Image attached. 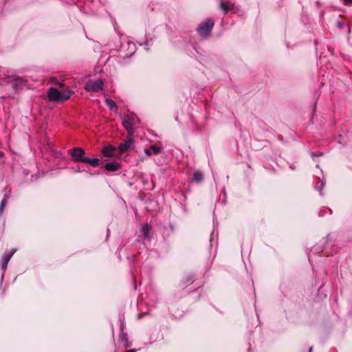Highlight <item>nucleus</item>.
Returning a JSON list of instances; mask_svg holds the SVG:
<instances>
[{
	"label": "nucleus",
	"instance_id": "f257e3e1",
	"mask_svg": "<svg viewBox=\"0 0 352 352\" xmlns=\"http://www.w3.org/2000/svg\"><path fill=\"white\" fill-rule=\"evenodd\" d=\"M22 84V78L15 71L9 69L2 74L0 69V85L8 89L16 91L20 89Z\"/></svg>",
	"mask_w": 352,
	"mask_h": 352
},
{
	"label": "nucleus",
	"instance_id": "f03ea898",
	"mask_svg": "<svg viewBox=\"0 0 352 352\" xmlns=\"http://www.w3.org/2000/svg\"><path fill=\"white\" fill-rule=\"evenodd\" d=\"M47 98L50 102H63L69 99V98L74 94V91L69 87L65 89L58 91L56 88L50 87L47 90Z\"/></svg>",
	"mask_w": 352,
	"mask_h": 352
},
{
	"label": "nucleus",
	"instance_id": "7ed1b4c3",
	"mask_svg": "<svg viewBox=\"0 0 352 352\" xmlns=\"http://www.w3.org/2000/svg\"><path fill=\"white\" fill-rule=\"evenodd\" d=\"M140 122V119L134 113L126 114L122 118V125L129 133H134V126Z\"/></svg>",
	"mask_w": 352,
	"mask_h": 352
},
{
	"label": "nucleus",
	"instance_id": "20e7f679",
	"mask_svg": "<svg viewBox=\"0 0 352 352\" xmlns=\"http://www.w3.org/2000/svg\"><path fill=\"white\" fill-rule=\"evenodd\" d=\"M133 135L134 133H127V135L124 142L118 146V151L120 154L132 151L134 148Z\"/></svg>",
	"mask_w": 352,
	"mask_h": 352
},
{
	"label": "nucleus",
	"instance_id": "39448f33",
	"mask_svg": "<svg viewBox=\"0 0 352 352\" xmlns=\"http://www.w3.org/2000/svg\"><path fill=\"white\" fill-rule=\"evenodd\" d=\"M214 22L212 19H208L206 21L201 23L197 28V32L202 37H208L212 31L214 26Z\"/></svg>",
	"mask_w": 352,
	"mask_h": 352
},
{
	"label": "nucleus",
	"instance_id": "423d86ee",
	"mask_svg": "<svg viewBox=\"0 0 352 352\" xmlns=\"http://www.w3.org/2000/svg\"><path fill=\"white\" fill-rule=\"evenodd\" d=\"M16 252V249H15V248L7 250L4 252L3 256H1V258L0 260V268L3 271L2 276H1L2 278L4 276V272L7 269L8 264L10 258H12V256Z\"/></svg>",
	"mask_w": 352,
	"mask_h": 352
},
{
	"label": "nucleus",
	"instance_id": "0eeeda50",
	"mask_svg": "<svg viewBox=\"0 0 352 352\" xmlns=\"http://www.w3.org/2000/svg\"><path fill=\"white\" fill-rule=\"evenodd\" d=\"M104 82L102 79L89 80L86 82L85 89L87 91L98 92L103 89Z\"/></svg>",
	"mask_w": 352,
	"mask_h": 352
},
{
	"label": "nucleus",
	"instance_id": "6e6552de",
	"mask_svg": "<svg viewBox=\"0 0 352 352\" xmlns=\"http://www.w3.org/2000/svg\"><path fill=\"white\" fill-rule=\"evenodd\" d=\"M69 153L72 155V160L76 162H83L84 160L87 158L85 156V151L80 147H75L69 150Z\"/></svg>",
	"mask_w": 352,
	"mask_h": 352
},
{
	"label": "nucleus",
	"instance_id": "1a4fd4ad",
	"mask_svg": "<svg viewBox=\"0 0 352 352\" xmlns=\"http://www.w3.org/2000/svg\"><path fill=\"white\" fill-rule=\"evenodd\" d=\"M204 173L200 170H196L192 173V177L190 179V181L191 182H195L197 184H200L201 182H202L204 181Z\"/></svg>",
	"mask_w": 352,
	"mask_h": 352
},
{
	"label": "nucleus",
	"instance_id": "9d476101",
	"mask_svg": "<svg viewBox=\"0 0 352 352\" xmlns=\"http://www.w3.org/2000/svg\"><path fill=\"white\" fill-rule=\"evenodd\" d=\"M219 8L223 11L224 14H227L229 11L234 9V5L229 1L220 0Z\"/></svg>",
	"mask_w": 352,
	"mask_h": 352
},
{
	"label": "nucleus",
	"instance_id": "9b49d317",
	"mask_svg": "<svg viewBox=\"0 0 352 352\" xmlns=\"http://www.w3.org/2000/svg\"><path fill=\"white\" fill-rule=\"evenodd\" d=\"M104 168L107 171L114 172L120 168V164L117 162H110L104 166Z\"/></svg>",
	"mask_w": 352,
	"mask_h": 352
},
{
	"label": "nucleus",
	"instance_id": "f8f14e48",
	"mask_svg": "<svg viewBox=\"0 0 352 352\" xmlns=\"http://www.w3.org/2000/svg\"><path fill=\"white\" fill-rule=\"evenodd\" d=\"M115 151V148L111 145H108L103 147L102 153L104 157H111L113 156V153Z\"/></svg>",
	"mask_w": 352,
	"mask_h": 352
},
{
	"label": "nucleus",
	"instance_id": "ddd939ff",
	"mask_svg": "<svg viewBox=\"0 0 352 352\" xmlns=\"http://www.w3.org/2000/svg\"><path fill=\"white\" fill-rule=\"evenodd\" d=\"M105 103L107 104V105L109 106L111 111H117L118 106H117L116 103L113 100H111L110 98H106Z\"/></svg>",
	"mask_w": 352,
	"mask_h": 352
},
{
	"label": "nucleus",
	"instance_id": "4468645a",
	"mask_svg": "<svg viewBox=\"0 0 352 352\" xmlns=\"http://www.w3.org/2000/svg\"><path fill=\"white\" fill-rule=\"evenodd\" d=\"M84 163L89 164L93 167H97L99 165L100 160L98 158L90 159L87 157L84 160Z\"/></svg>",
	"mask_w": 352,
	"mask_h": 352
},
{
	"label": "nucleus",
	"instance_id": "2eb2a0df",
	"mask_svg": "<svg viewBox=\"0 0 352 352\" xmlns=\"http://www.w3.org/2000/svg\"><path fill=\"white\" fill-rule=\"evenodd\" d=\"M150 230H151V227L148 224L144 225L142 228L141 232L142 233V234L144 235V236L145 238H148V239L150 238V236H149Z\"/></svg>",
	"mask_w": 352,
	"mask_h": 352
},
{
	"label": "nucleus",
	"instance_id": "dca6fc26",
	"mask_svg": "<svg viewBox=\"0 0 352 352\" xmlns=\"http://www.w3.org/2000/svg\"><path fill=\"white\" fill-rule=\"evenodd\" d=\"M8 204V200H7V198L6 197H4L1 203H0V219L3 216V210L5 208V207Z\"/></svg>",
	"mask_w": 352,
	"mask_h": 352
},
{
	"label": "nucleus",
	"instance_id": "f3484780",
	"mask_svg": "<svg viewBox=\"0 0 352 352\" xmlns=\"http://www.w3.org/2000/svg\"><path fill=\"white\" fill-rule=\"evenodd\" d=\"M152 153L158 154L161 151V148L155 144L149 146Z\"/></svg>",
	"mask_w": 352,
	"mask_h": 352
},
{
	"label": "nucleus",
	"instance_id": "a211bd4d",
	"mask_svg": "<svg viewBox=\"0 0 352 352\" xmlns=\"http://www.w3.org/2000/svg\"><path fill=\"white\" fill-rule=\"evenodd\" d=\"M50 81L51 83H54L56 85L57 82H58V81L56 77H51L50 79Z\"/></svg>",
	"mask_w": 352,
	"mask_h": 352
},
{
	"label": "nucleus",
	"instance_id": "6ab92c4d",
	"mask_svg": "<svg viewBox=\"0 0 352 352\" xmlns=\"http://www.w3.org/2000/svg\"><path fill=\"white\" fill-rule=\"evenodd\" d=\"M56 85H58L59 86V87H60L61 89H65L67 87H65V85L63 82H57Z\"/></svg>",
	"mask_w": 352,
	"mask_h": 352
},
{
	"label": "nucleus",
	"instance_id": "aec40b11",
	"mask_svg": "<svg viewBox=\"0 0 352 352\" xmlns=\"http://www.w3.org/2000/svg\"><path fill=\"white\" fill-rule=\"evenodd\" d=\"M144 151H145V153L148 155H151L152 154V152H151L150 148H146Z\"/></svg>",
	"mask_w": 352,
	"mask_h": 352
},
{
	"label": "nucleus",
	"instance_id": "412c9836",
	"mask_svg": "<svg viewBox=\"0 0 352 352\" xmlns=\"http://www.w3.org/2000/svg\"><path fill=\"white\" fill-rule=\"evenodd\" d=\"M345 5L352 3V0H343Z\"/></svg>",
	"mask_w": 352,
	"mask_h": 352
},
{
	"label": "nucleus",
	"instance_id": "4be33fe9",
	"mask_svg": "<svg viewBox=\"0 0 352 352\" xmlns=\"http://www.w3.org/2000/svg\"><path fill=\"white\" fill-rule=\"evenodd\" d=\"M3 155V153L2 151H0V157H1Z\"/></svg>",
	"mask_w": 352,
	"mask_h": 352
}]
</instances>
